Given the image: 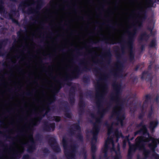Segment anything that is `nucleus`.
<instances>
[{
    "instance_id": "obj_1",
    "label": "nucleus",
    "mask_w": 159,
    "mask_h": 159,
    "mask_svg": "<svg viewBox=\"0 0 159 159\" xmlns=\"http://www.w3.org/2000/svg\"><path fill=\"white\" fill-rule=\"evenodd\" d=\"M142 16L139 17V20L137 22L136 24H133L134 29L132 31H127L128 34L127 41L122 40L120 43H126L127 47L128 49L129 60L132 61L134 60V53L133 51V45L136 37L137 31L138 30L142 27L143 26V22L147 19L148 16L146 8L144 10L142 9L140 11Z\"/></svg>"
},
{
    "instance_id": "obj_2",
    "label": "nucleus",
    "mask_w": 159,
    "mask_h": 159,
    "mask_svg": "<svg viewBox=\"0 0 159 159\" xmlns=\"http://www.w3.org/2000/svg\"><path fill=\"white\" fill-rule=\"evenodd\" d=\"M90 70L86 66H85L81 68L80 67H77L75 68L74 71L75 73H73L72 75H66L63 80V81L61 80L58 81L59 84L57 86L54 88L53 91V94L52 96L48 99V109L49 110H51V108L50 106L53 103H54L56 100L57 98L56 95L57 94L60 89L65 84L70 86L72 83L70 82L73 79H77L79 78L80 75L84 71H86L87 70Z\"/></svg>"
},
{
    "instance_id": "obj_3",
    "label": "nucleus",
    "mask_w": 159,
    "mask_h": 159,
    "mask_svg": "<svg viewBox=\"0 0 159 159\" xmlns=\"http://www.w3.org/2000/svg\"><path fill=\"white\" fill-rule=\"evenodd\" d=\"M112 86L114 93L111 94L110 96L111 99L116 102L117 105L116 106L115 108L117 110H116L114 109L112 111V115L117 116V120L122 125L123 120L125 119V116L124 114L120 116L124 105L123 102L121 100V95L122 93V84L121 83L115 81L113 84Z\"/></svg>"
},
{
    "instance_id": "obj_4",
    "label": "nucleus",
    "mask_w": 159,
    "mask_h": 159,
    "mask_svg": "<svg viewBox=\"0 0 159 159\" xmlns=\"http://www.w3.org/2000/svg\"><path fill=\"white\" fill-rule=\"evenodd\" d=\"M62 143L64 149V153L67 159H75L76 153L77 148L76 144L71 145L68 148V142L65 137H63Z\"/></svg>"
},
{
    "instance_id": "obj_5",
    "label": "nucleus",
    "mask_w": 159,
    "mask_h": 159,
    "mask_svg": "<svg viewBox=\"0 0 159 159\" xmlns=\"http://www.w3.org/2000/svg\"><path fill=\"white\" fill-rule=\"evenodd\" d=\"M148 137H144L143 136H139L137 138L139 137V139L141 141L142 143L146 146L145 143H148L151 141V143H149L148 144V146L150 149L153 153L155 152V149L157 146V145L159 144V139L154 138L152 137L150 134H147Z\"/></svg>"
},
{
    "instance_id": "obj_6",
    "label": "nucleus",
    "mask_w": 159,
    "mask_h": 159,
    "mask_svg": "<svg viewBox=\"0 0 159 159\" xmlns=\"http://www.w3.org/2000/svg\"><path fill=\"white\" fill-rule=\"evenodd\" d=\"M103 88L104 90L103 91V93H97L96 94V98L97 100L96 101V103L99 109L98 111V113L100 116L101 118H102L106 113L108 112L107 109H106V108L102 109L101 111L99 110L100 108L102 107V105L101 104V100L102 99L104 98L103 93L107 92V90L108 89L107 86L106 85H105L103 86Z\"/></svg>"
},
{
    "instance_id": "obj_7",
    "label": "nucleus",
    "mask_w": 159,
    "mask_h": 159,
    "mask_svg": "<svg viewBox=\"0 0 159 159\" xmlns=\"http://www.w3.org/2000/svg\"><path fill=\"white\" fill-rule=\"evenodd\" d=\"M116 57L117 60L116 63L115 64V66L116 68L111 72L115 77L119 76L120 72L122 71L123 67L122 63L120 60L121 57V54L119 53H116Z\"/></svg>"
},
{
    "instance_id": "obj_8",
    "label": "nucleus",
    "mask_w": 159,
    "mask_h": 159,
    "mask_svg": "<svg viewBox=\"0 0 159 159\" xmlns=\"http://www.w3.org/2000/svg\"><path fill=\"white\" fill-rule=\"evenodd\" d=\"M140 151H143V154L145 159L149 157V155H150L151 152L152 153V156L153 157H154L155 159H159V155L156 152V149H155V153H153L151 149H146L145 145L143 144H141Z\"/></svg>"
},
{
    "instance_id": "obj_9",
    "label": "nucleus",
    "mask_w": 159,
    "mask_h": 159,
    "mask_svg": "<svg viewBox=\"0 0 159 159\" xmlns=\"http://www.w3.org/2000/svg\"><path fill=\"white\" fill-rule=\"evenodd\" d=\"M48 142L55 152L59 153L61 152V148L57 144V140L54 137H51L48 140Z\"/></svg>"
},
{
    "instance_id": "obj_10",
    "label": "nucleus",
    "mask_w": 159,
    "mask_h": 159,
    "mask_svg": "<svg viewBox=\"0 0 159 159\" xmlns=\"http://www.w3.org/2000/svg\"><path fill=\"white\" fill-rule=\"evenodd\" d=\"M30 141V145H28L27 143H24L23 145L28 146L27 151L29 153H32L36 149V144L35 141L33 138V134H30L29 135Z\"/></svg>"
},
{
    "instance_id": "obj_11",
    "label": "nucleus",
    "mask_w": 159,
    "mask_h": 159,
    "mask_svg": "<svg viewBox=\"0 0 159 159\" xmlns=\"http://www.w3.org/2000/svg\"><path fill=\"white\" fill-rule=\"evenodd\" d=\"M139 137L137 138L135 140V144H130L129 145V150L135 152L138 149L140 151L142 143V141L139 139Z\"/></svg>"
},
{
    "instance_id": "obj_12",
    "label": "nucleus",
    "mask_w": 159,
    "mask_h": 159,
    "mask_svg": "<svg viewBox=\"0 0 159 159\" xmlns=\"http://www.w3.org/2000/svg\"><path fill=\"white\" fill-rule=\"evenodd\" d=\"M72 126L74 127L75 129L78 131L76 135V138L81 142L83 141V137L81 133V127L80 126L79 121L78 123H74L72 125Z\"/></svg>"
},
{
    "instance_id": "obj_13",
    "label": "nucleus",
    "mask_w": 159,
    "mask_h": 159,
    "mask_svg": "<svg viewBox=\"0 0 159 159\" xmlns=\"http://www.w3.org/2000/svg\"><path fill=\"white\" fill-rule=\"evenodd\" d=\"M55 128V123H48V122L44 123L43 126V131L50 132L54 131Z\"/></svg>"
},
{
    "instance_id": "obj_14",
    "label": "nucleus",
    "mask_w": 159,
    "mask_h": 159,
    "mask_svg": "<svg viewBox=\"0 0 159 159\" xmlns=\"http://www.w3.org/2000/svg\"><path fill=\"white\" fill-rule=\"evenodd\" d=\"M42 0H39L38 2V4L36 7L34 8H30L28 9L26 11V13L28 14L33 13L38 14L39 13V10L41 8L42 6Z\"/></svg>"
},
{
    "instance_id": "obj_15",
    "label": "nucleus",
    "mask_w": 159,
    "mask_h": 159,
    "mask_svg": "<svg viewBox=\"0 0 159 159\" xmlns=\"http://www.w3.org/2000/svg\"><path fill=\"white\" fill-rule=\"evenodd\" d=\"M45 110L43 109V110L40 111V113H38V116L36 117V121L32 123L33 125L34 126H36L38 125L41 121L43 118L48 113V112L50 111L48 109V104L47 105V110L46 111L45 113L43 114V112Z\"/></svg>"
},
{
    "instance_id": "obj_16",
    "label": "nucleus",
    "mask_w": 159,
    "mask_h": 159,
    "mask_svg": "<svg viewBox=\"0 0 159 159\" xmlns=\"http://www.w3.org/2000/svg\"><path fill=\"white\" fill-rule=\"evenodd\" d=\"M45 110L43 109V110L40 111V113H38V116L36 117V121L32 123L33 125L34 126H36L38 125L41 121L43 118L48 113V112L50 111L48 109V104L47 105V110L46 111L45 113L43 114V112Z\"/></svg>"
},
{
    "instance_id": "obj_17",
    "label": "nucleus",
    "mask_w": 159,
    "mask_h": 159,
    "mask_svg": "<svg viewBox=\"0 0 159 159\" xmlns=\"http://www.w3.org/2000/svg\"><path fill=\"white\" fill-rule=\"evenodd\" d=\"M104 52L102 55L106 60L107 63L109 64L111 61L112 54L110 48L104 49Z\"/></svg>"
},
{
    "instance_id": "obj_18",
    "label": "nucleus",
    "mask_w": 159,
    "mask_h": 159,
    "mask_svg": "<svg viewBox=\"0 0 159 159\" xmlns=\"http://www.w3.org/2000/svg\"><path fill=\"white\" fill-rule=\"evenodd\" d=\"M62 104L64 107V110L65 112V116L67 118L71 119L72 118V114L69 112L70 109L68 107V103L67 101H63L62 102Z\"/></svg>"
},
{
    "instance_id": "obj_19",
    "label": "nucleus",
    "mask_w": 159,
    "mask_h": 159,
    "mask_svg": "<svg viewBox=\"0 0 159 159\" xmlns=\"http://www.w3.org/2000/svg\"><path fill=\"white\" fill-rule=\"evenodd\" d=\"M100 126L95 123H93V129L91 132L93 134V139L95 140H97V136L100 131Z\"/></svg>"
},
{
    "instance_id": "obj_20",
    "label": "nucleus",
    "mask_w": 159,
    "mask_h": 159,
    "mask_svg": "<svg viewBox=\"0 0 159 159\" xmlns=\"http://www.w3.org/2000/svg\"><path fill=\"white\" fill-rule=\"evenodd\" d=\"M154 34L153 31H150V34H148L146 32H144L141 34L139 37V41H147L151 35Z\"/></svg>"
},
{
    "instance_id": "obj_21",
    "label": "nucleus",
    "mask_w": 159,
    "mask_h": 159,
    "mask_svg": "<svg viewBox=\"0 0 159 159\" xmlns=\"http://www.w3.org/2000/svg\"><path fill=\"white\" fill-rule=\"evenodd\" d=\"M141 78L142 80L145 79L147 81H150L151 84H152V77L151 74L148 71H143L142 73Z\"/></svg>"
},
{
    "instance_id": "obj_22",
    "label": "nucleus",
    "mask_w": 159,
    "mask_h": 159,
    "mask_svg": "<svg viewBox=\"0 0 159 159\" xmlns=\"http://www.w3.org/2000/svg\"><path fill=\"white\" fill-rule=\"evenodd\" d=\"M149 133L147 126H143V127H141L139 129L135 132L134 134V136L141 134H142L143 136H146L147 134H149Z\"/></svg>"
},
{
    "instance_id": "obj_23",
    "label": "nucleus",
    "mask_w": 159,
    "mask_h": 159,
    "mask_svg": "<svg viewBox=\"0 0 159 159\" xmlns=\"http://www.w3.org/2000/svg\"><path fill=\"white\" fill-rule=\"evenodd\" d=\"M114 150L115 152V156L114 157L113 159H121L122 156L121 154L120 148H118L117 150H116L114 148Z\"/></svg>"
},
{
    "instance_id": "obj_24",
    "label": "nucleus",
    "mask_w": 159,
    "mask_h": 159,
    "mask_svg": "<svg viewBox=\"0 0 159 159\" xmlns=\"http://www.w3.org/2000/svg\"><path fill=\"white\" fill-rule=\"evenodd\" d=\"M159 122L158 120H153L149 123V127H151L153 129L155 128L157 126Z\"/></svg>"
},
{
    "instance_id": "obj_25",
    "label": "nucleus",
    "mask_w": 159,
    "mask_h": 159,
    "mask_svg": "<svg viewBox=\"0 0 159 159\" xmlns=\"http://www.w3.org/2000/svg\"><path fill=\"white\" fill-rule=\"evenodd\" d=\"M153 98L152 96L150 94H148L145 96V99L143 102L144 104H146L147 106L148 105L149 101H151Z\"/></svg>"
},
{
    "instance_id": "obj_26",
    "label": "nucleus",
    "mask_w": 159,
    "mask_h": 159,
    "mask_svg": "<svg viewBox=\"0 0 159 159\" xmlns=\"http://www.w3.org/2000/svg\"><path fill=\"white\" fill-rule=\"evenodd\" d=\"M91 156H92L93 155L96 156V152L97 150L96 146L94 144H93L92 143H91Z\"/></svg>"
},
{
    "instance_id": "obj_27",
    "label": "nucleus",
    "mask_w": 159,
    "mask_h": 159,
    "mask_svg": "<svg viewBox=\"0 0 159 159\" xmlns=\"http://www.w3.org/2000/svg\"><path fill=\"white\" fill-rule=\"evenodd\" d=\"M76 89V88L75 87L71 86L69 91V96H75Z\"/></svg>"
},
{
    "instance_id": "obj_28",
    "label": "nucleus",
    "mask_w": 159,
    "mask_h": 159,
    "mask_svg": "<svg viewBox=\"0 0 159 159\" xmlns=\"http://www.w3.org/2000/svg\"><path fill=\"white\" fill-rule=\"evenodd\" d=\"M3 0H0V13H4L6 12L5 8L3 6Z\"/></svg>"
},
{
    "instance_id": "obj_29",
    "label": "nucleus",
    "mask_w": 159,
    "mask_h": 159,
    "mask_svg": "<svg viewBox=\"0 0 159 159\" xmlns=\"http://www.w3.org/2000/svg\"><path fill=\"white\" fill-rule=\"evenodd\" d=\"M157 45L156 40L155 39H152L149 45V47L150 48H154Z\"/></svg>"
},
{
    "instance_id": "obj_30",
    "label": "nucleus",
    "mask_w": 159,
    "mask_h": 159,
    "mask_svg": "<svg viewBox=\"0 0 159 159\" xmlns=\"http://www.w3.org/2000/svg\"><path fill=\"white\" fill-rule=\"evenodd\" d=\"M114 135L116 137V138L117 139V140L119 139L120 137H122V133L121 132H120L118 131V129H116L115 130V131Z\"/></svg>"
},
{
    "instance_id": "obj_31",
    "label": "nucleus",
    "mask_w": 159,
    "mask_h": 159,
    "mask_svg": "<svg viewBox=\"0 0 159 159\" xmlns=\"http://www.w3.org/2000/svg\"><path fill=\"white\" fill-rule=\"evenodd\" d=\"M8 41V39H6L0 41V49H1L3 45H7Z\"/></svg>"
},
{
    "instance_id": "obj_32",
    "label": "nucleus",
    "mask_w": 159,
    "mask_h": 159,
    "mask_svg": "<svg viewBox=\"0 0 159 159\" xmlns=\"http://www.w3.org/2000/svg\"><path fill=\"white\" fill-rule=\"evenodd\" d=\"M75 96H69L68 100L70 104L74 105L75 102Z\"/></svg>"
},
{
    "instance_id": "obj_33",
    "label": "nucleus",
    "mask_w": 159,
    "mask_h": 159,
    "mask_svg": "<svg viewBox=\"0 0 159 159\" xmlns=\"http://www.w3.org/2000/svg\"><path fill=\"white\" fill-rule=\"evenodd\" d=\"M82 80L83 82L85 84H89L90 81V78L88 76L83 77Z\"/></svg>"
},
{
    "instance_id": "obj_34",
    "label": "nucleus",
    "mask_w": 159,
    "mask_h": 159,
    "mask_svg": "<svg viewBox=\"0 0 159 159\" xmlns=\"http://www.w3.org/2000/svg\"><path fill=\"white\" fill-rule=\"evenodd\" d=\"M78 105L80 108H85V103L84 100H80Z\"/></svg>"
},
{
    "instance_id": "obj_35",
    "label": "nucleus",
    "mask_w": 159,
    "mask_h": 159,
    "mask_svg": "<svg viewBox=\"0 0 159 159\" xmlns=\"http://www.w3.org/2000/svg\"><path fill=\"white\" fill-rule=\"evenodd\" d=\"M143 126L146 127L147 126V125L144 124V121L143 120H142L139 124H137L136 125V127L137 128L143 127Z\"/></svg>"
},
{
    "instance_id": "obj_36",
    "label": "nucleus",
    "mask_w": 159,
    "mask_h": 159,
    "mask_svg": "<svg viewBox=\"0 0 159 159\" xmlns=\"http://www.w3.org/2000/svg\"><path fill=\"white\" fill-rule=\"evenodd\" d=\"M141 66H142V67H143L144 66V63H142L137 64L134 68V70L135 71H137L138 69Z\"/></svg>"
},
{
    "instance_id": "obj_37",
    "label": "nucleus",
    "mask_w": 159,
    "mask_h": 159,
    "mask_svg": "<svg viewBox=\"0 0 159 159\" xmlns=\"http://www.w3.org/2000/svg\"><path fill=\"white\" fill-rule=\"evenodd\" d=\"M52 120L56 122H59L61 120V118L59 116H54L52 117Z\"/></svg>"
},
{
    "instance_id": "obj_38",
    "label": "nucleus",
    "mask_w": 159,
    "mask_h": 159,
    "mask_svg": "<svg viewBox=\"0 0 159 159\" xmlns=\"http://www.w3.org/2000/svg\"><path fill=\"white\" fill-rule=\"evenodd\" d=\"M71 126L73 127L70 128L69 129V132L71 135H73L75 134V130L73 129V128L75 129L74 128V127L72 126V125Z\"/></svg>"
},
{
    "instance_id": "obj_39",
    "label": "nucleus",
    "mask_w": 159,
    "mask_h": 159,
    "mask_svg": "<svg viewBox=\"0 0 159 159\" xmlns=\"http://www.w3.org/2000/svg\"><path fill=\"white\" fill-rule=\"evenodd\" d=\"M113 128L112 126H111L109 128H108L107 129V135L109 136L113 131Z\"/></svg>"
},
{
    "instance_id": "obj_40",
    "label": "nucleus",
    "mask_w": 159,
    "mask_h": 159,
    "mask_svg": "<svg viewBox=\"0 0 159 159\" xmlns=\"http://www.w3.org/2000/svg\"><path fill=\"white\" fill-rule=\"evenodd\" d=\"M36 138L37 140L41 142L42 140L43 137L41 135L38 134L36 135Z\"/></svg>"
},
{
    "instance_id": "obj_41",
    "label": "nucleus",
    "mask_w": 159,
    "mask_h": 159,
    "mask_svg": "<svg viewBox=\"0 0 159 159\" xmlns=\"http://www.w3.org/2000/svg\"><path fill=\"white\" fill-rule=\"evenodd\" d=\"M42 152L43 153L46 155L48 154L49 152V151L47 148H44L42 149Z\"/></svg>"
},
{
    "instance_id": "obj_42",
    "label": "nucleus",
    "mask_w": 159,
    "mask_h": 159,
    "mask_svg": "<svg viewBox=\"0 0 159 159\" xmlns=\"http://www.w3.org/2000/svg\"><path fill=\"white\" fill-rule=\"evenodd\" d=\"M134 152H132L129 150L128 151V159H132V156L133 155V153Z\"/></svg>"
},
{
    "instance_id": "obj_43",
    "label": "nucleus",
    "mask_w": 159,
    "mask_h": 159,
    "mask_svg": "<svg viewBox=\"0 0 159 159\" xmlns=\"http://www.w3.org/2000/svg\"><path fill=\"white\" fill-rule=\"evenodd\" d=\"M84 112V108H79V113L80 116L82 115Z\"/></svg>"
},
{
    "instance_id": "obj_44",
    "label": "nucleus",
    "mask_w": 159,
    "mask_h": 159,
    "mask_svg": "<svg viewBox=\"0 0 159 159\" xmlns=\"http://www.w3.org/2000/svg\"><path fill=\"white\" fill-rule=\"evenodd\" d=\"M153 113V110L152 107H151V110L149 112L148 115V118H151Z\"/></svg>"
},
{
    "instance_id": "obj_45",
    "label": "nucleus",
    "mask_w": 159,
    "mask_h": 159,
    "mask_svg": "<svg viewBox=\"0 0 159 159\" xmlns=\"http://www.w3.org/2000/svg\"><path fill=\"white\" fill-rule=\"evenodd\" d=\"M109 144H110L111 143H113V138L112 137H108L107 140L105 141Z\"/></svg>"
},
{
    "instance_id": "obj_46",
    "label": "nucleus",
    "mask_w": 159,
    "mask_h": 159,
    "mask_svg": "<svg viewBox=\"0 0 159 159\" xmlns=\"http://www.w3.org/2000/svg\"><path fill=\"white\" fill-rule=\"evenodd\" d=\"M154 3V2L153 0H149L148 2V7H152Z\"/></svg>"
},
{
    "instance_id": "obj_47",
    "label": "nucleus",
    "mask_w": 159,
    "mask_h": 159,
    "mask_svg": "<svg viewBox=\"0 0 159 159\" xmlns=\"http://www.w3.org/2000/svg\"><path fill=\"white\" fill-rule=\"evenodd\" d=\"M23 152V151H19L17 152L16 154H13V155H14L16 157H17L19 155L20 156L21 154H22Z\"/></svg>"
},
{
    "instance_id": "obj_48",
    "label": "nucleus",
    "mask_w": 159,
    "mask_h": 159,
    "mask_svg": "<svg viewBox=\"0 0 159 159\" xmlns=\"http://www.w3.org/2000/svg\"><path fill=\"white\" fill-rule=\"evenodd\" d=\"M144 116V113L143 112H141V113L138 116V118L140 120H142Z\"/></svg>"
},
{
    "instance_id": "obj_49",
    "label": "nucleus",
    "mask_w": 159,
    "mask_h": 159,
    "mask_svg": "<svg viewBox=\"0 0 159 159\" xmlns=\"http://www.w3.org/2000/svg\"><path fill=\"white\" fill-rule=\"evenodd\" d=\"M104 40L107 43H108L107 41L110 40L111 41L110 44H114L116 43H115L114 42V40H111L110 39H104Z\"/></svg>"
},
{
    "instance_id": "obj_50",
    "label": "nucleus",
    "mask_w": 159,
    "mask_h": 159,
    "mask_svg": "<svg viewBox=\"0 0 159 159\" xmlns=\"http://www.w3.org/2000/svg\"><path fill=\"white\" fill-rule=\"evenodd\" d=\"M22 159H30V156L28 154H26L23 155Z\"/></svg>"
},
{
    "instance_id": "obj_51",
    "label": "nucleus",
    "mask_w": 159,
    "mask_h": 159,
    "mask_svg": "<svg viewBox=\"0 0 159 159\" xmlns=\"http://www.w3.org/2000/svg\"><path fill=\"white\" fill-rule=\"evenodd\" d=\"M11 20L13 23L16 24L18 25H19V23L17 20L16 19L14 18Z\"/></svg>"
},
{
    "instance_id": "obj_52",
    "label": "nucleus",
    "mask_w": 159,
    "mask_h": 159,
    "mask_svg": "<svg viewBox=\"0 0 159 159\" xmlns=\"http://www.w3.org/2000/svg\"><path fill=\"white\" fill-rule=\"evenodd\" d=\"M11 12L13 15L14 16H15L18 11L16 9L11 10L10 11Z\"/></svg>"
},
{
    "instance_id": "obj_53",
    "label": "nucleus",
    "mask_w": 159,
    "mask_h": 159,
    "mask_svg": "<svg viewBox=\"0 0 159 159\" xmlns=\"http://www.w3.org/2000/svg\"><path fill=\"white\" fill-rule=\"evenodd\" d=\"M159 95L157 94L156 98L154 99V101L156 102L157 103H158L159 102Z\"/></svg>"
},
{
    "instance_id": "obj_54",
    "label": "nucleus",
    "mask_w": 159,
    "mask_h": 159,
    "mask_svg": "<svg viewBox=\"0 0 159 159\" xmlns=\"http://www.w3.org/2000/svg\"><path fill=\"white\" fill-rule=\"evenodd\" d=\"M121 48L122 51V52L123 54H124L125 53V47L124 45H121Z\"/></svg>"
},
{
    "instance_id": "obj_55",
    "label": "nucleus",
    "mask_w": 159,
    "mask_h": 159,
    "mask_svg": "<svg viewBox=\"0 0 159 159\" xmlns=\"http://www.w3.org/2000/svg\"><path fill=\"white\" fill-rule=\"evenodd\" d=\"M146 106H148L146 105V104H144V102H143V104L141 106V112H143V111L145 108V107Z\"/></svg>"
},
{
    "instance_id": "obj_56",
    "label": "nucleus",
    "mask_w": 159,
    "mask_h": 159,
    "mask_svg": "<svg viewBox=\"0 0 159 159\" xmlns=\"http://www.w3.org/2000/svg\"><path fill=\"white\" fill-rule=\"evenodd\" d=\"M111 107V104L110 103H108L107 106L106 108V109H107V111H109L110 110Z\"/></svg>"
},
{
    "instance_id": "obj_57",
    "label": "nucleus",
    "mask_w": 159,
    "mask_h": 159,
    "mask_svg": "<svg viewBox=\"0 0 159 159\" xmlns=\"http://www.w3.org/2000/svg\"><path fill=\"white\" fill-rule=\"evenodd\" d=\"M8 16H9V19H10L11 20L13 18H14L13 15L11 12L8 14Z\"/></svg>"
},
{
    "instance_id": "obj_58",
    "label": "nucleus",
    "mask_w": 159,
    "mask_h": 159,
    "mask_svg": "<svg viewBox=\"0 0 159 159\" xmlns=\"http://www.w3.org/2000/svg\"><path fill=\"white\" fill-rule=\"evenodd\" d=\"M23 94V95H25L28 96H30L31 95V93L29 92L24 93Z\"/></svg>"
},
{
    "instance_id": "obj_59",
    "label": "nucleus",
    "mask_w": 159,
    "mask_h": 159,
    "mask_svg": "<svg viewBox=\"0 0 159 159\" xmlns=\"http://www.w3.org/2000/svg\"><path fill=\"white\" fill-rule=\"evenodd\" d=\"M103 158L105 159H108L107 153H104Z\"/></svg>"
},
{
    "instance_id": "obj_60",
    "label": "nucleus",
    "mask_w": 159,
    "mask_h": 159,
    "mask_svg": "<svg viewBox=\"0 0 159 159\" xmlns=\"http://www.w3.org/2000/svg\"><path fill=\"white\" fill-rule=\"evenodd\" d=\"M109 144L108 143V142H107L105 141V144H104V148H109Z\"/></svg>"
},
{
    "instance_id": "obj_61",
    "label": "nucleus",
    "mask_w": 159,
    "mask_h": 159,
    "mask_svg": "<svg viewBox=\"0 0 159 159\" xmlns=\"http://www.w3.org/2000/svg\"><path fill=\"white\" fill-rule=\"evenodd\" d=\"M109 148H104L102 150V152L103 153H107V151Z\"/></svg>"
},
{
    "instance_id": "obj_62",
    "label": "nucleus",
    "mask_w": 159,
    "mask_h": 159,
    "mask_svg": "<svg viewBox=\"0 0 159 159\" xmlns=\"http://www.w3.org/2000/svg\"><path fill=\"white\" fill-rule=\"evenodd\" d=\"M100 70V69L98 68H95L93 70V71L94 72H95L97 74L99 73L98 70Z\"/></svg>"
},
{
    "instance_id": "obj_63",
    "label": "nucleus",
    "mask_w": 159,
    "mask_h": 159,
    "mask_svg": "<svg viewBox=\"0 0 159 159\" xmlns=\"http://www.w3.org/2000/svg\"><path fill=\"white\" fill-rule=\"evenodd\" d=\"M90 116L93 119L96 118V116L94 113H91L90 114Z\"/></svg>"
},
{
    "instance_id": "obj_64",
    "label": "nucleus",
    "mask_w": 159,
    "mask_h": 159,
    "mask_svg": "<svg viewBox=\"0 0 159 159\" xmlns=\"http://www.w3.org/2000/svg\"><path fill=\"white\" fill-rule=\"evenodd\" d=\"M101 118H102L101 117L100 118H97L96 119V122L97 123H100L101 121Z\"/></svg>"
}]
</instances>
